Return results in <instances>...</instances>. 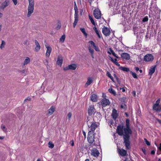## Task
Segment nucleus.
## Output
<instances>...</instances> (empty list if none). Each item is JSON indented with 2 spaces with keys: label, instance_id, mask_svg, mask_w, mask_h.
Wrapping results in <instances>:
<instances>
[{
  "label": "nucleus",
  "instance_id": "f257e3e1",
  "mask_svg": "<svg viewBox=\"0 0 161 161\" xmlns=\"http://www.w3.org/2000/svg\"><path fill=\"white\" fill-rule=\"evenodd\" d=\"M130 120L129 119L126 120V127L124 128L122 125H118L116 129L118 135L120 136H123L124 142L126 148L130 149V135L132 133L129 126Z\"/></svg>",
  "mask_w": 161,
  "mask_h": 161
},
{
  "label": "nucleus",
  "instance_id": "f03ea898",
  "mask_svg": "<svg viewBox=\"0 0 161 161\" xmlns=\"http://www.w3.org/2000/svg\"><path fill=\"white\" fill-rule=\"evenodd\" d=\"M95 134L94 132L89 131L88 133L87 137V141L89 143L91 144V145L98 146L100 145L99 141L98 139L95 138Z\"/></svg>",
  "mask_w": 161,
  "mask_h": 161
},
{
  "label": "nucleus",
  "instance_id": "7ed1b4c3",
  "mask_svg": "<svg viewBox=\"0 0 161 161\" xmlns=\"http://www.w3.org/2000/svg\"><path fill=\"white\" fill-rule=\"evenodd\" d=\"M87 123L88 126L90 128V130L94 132L95 129L97 127V125L95 122H94L93 119L92 118H87Z\"/></svg>",
  "mask_w": 161,
  "mask_h": 161
},
{
  "label": "nucleus",
  "instance_id": "20e7f679",
  "mask_svg": "<svg viewBox=\"0 0 161 161\" xmlns=\"http://www.w3.org/2000/svg\"><path fill=\"white\" fill-rule=\"evenodd\" d=\"M29 5L28 8V12L27 16L28 17L31 16L33 13L34 10V0H28Z\"/></svg>",
  "mask_w": 161,
  "mask_h": 161
},
{
  "label": "nucleus",
  "instance_id": "39448f33",
  "mask_svg": "<svg viewBox=\"0 0 161 161\" xmlns=\"http://www.w3.org/2000/svg\"><path fill=\"white\" fill-rule=\"evenodd\" d=\"M94 16L97 19H100L101 18V12L98 9H95L94 10Z\"/></svg>",
  "mask_w": 161,
  "mask_h": 161
},
{
  "label": "nucleus",
  "instance_id": "423d86ee",
  "mask_svg": "<svg viewBox=\"0 0 161 161\" xmlns=\"http://www.w3.org/2000/svg\"><path fill=\"white\" fill-rule=\"evenodd\" d=\"M102 32L105 36H108L110 35L111 32L109 28L105 26L102 29Z\"/></svg>",
  "mask_w": 161,
  "mask_h": 161
},
{
  "label": "nucleus",
  "instance_id": "0eeeda50",
  "mask_svg": "<svg viewBox=\"0 0 161 161\" xmlns=\"http://www.w3.org/2000/svg\"><path fill=\"white\" fill-rule=\"evenodd\" d=\"M153 59V56L151 54H146L144 58V60L146 62L152 61Z\"/></svg>",
  "mask_w": 161,
  "mask_h": 161
},
{
  "label": "nucleus",
  "instance_id": "6e6552de",
  "mask_svg": "<svg viewBox=\"0 0 161 161\" xmlns=\"http://www.w3.org/2000/svg\"><path fill=\"white\" fill-rule=\"evenodd\" d=\"M46 48H47L46 53V57H49L51 52L52 51V48L50 46L45 45Z\"/></svg>",
  "mask_w": 161,
  "mask_h": 161
},
{
  "label": "nucleus",
  "instance_id": "1a4fd4ad",
  "mask_svg": "<svg viewBox=\"0 0 161 161\" xmlns=\"http://www.w3.org/2000/svg\"><path fill=\"white\" fill-rule=\"evenodd\" d=\"M101 103L103 107H106L107 105H109L110 104L109 100L106 99V98H103L102 100Z\"/></svg>",
  "mask_w": 161,
  "mask_h": 161
},
{
  "label": "nucleus",
  "instance_id": "9d476101",
  "mask_svg": "<svg viewBox=\"0 0 161 161\" xmlns=\"http://www.w3.org/2000/svg\"><path fill=\"white\" fill-rule=\"evenodd\" d=\"M9 0H5L4 2L2 3L0 7L1 9L3 10L6 7L9 5Z\"/></svg>",
  "mask_w": 161,
  "mask_h": 161
},
{
  "label": "nucleus",
  "instance_id": "9b49d317",
  "mask_svg": "<svg viewBox=\"0 0 161 161\" xmlns=\"http://www.w3.org/2000/svg\"><path fill=\"white\" fill-rule=\"evenodd\" d=\"M95 110L93 105H91L90 106L88 109V114L89 115H92L94 113Z\"/></svg>",
  "mask_w": 161,
  "mask_h": 161
},
{
  "label": "nucleus",
  "instance_id": "f8f14e48",
  "mask_svg": "<svg viewBox=\"0 0 161 161\" xmlns=\"http://www.w3.org/2000/svg\"><path fill=\"white\" fill-rule=\"evenodd\" d=\"M99 154L98 151L95 148H93L91 151V154L94 156L98 157Z\"/></svg>",
  "mask_w": 161,
  "mask_h": 161
},
{
  "label": "nucleus",
  "instance_id": "ddd939ff",
  "mask_svg": "<svg viewBox=\"0 0 161 161\" xmlns=\"http://www.w3.org/2000/svg\"><path fill=\"white\" fill-rule=\"evenodd\" d=\"M121 57L126 60H129L130 58V56L127 53H124L121 54Z\"/></svg>",
  "mask_w": 161,
  "mask_h": 161
},
{
  "label": "nucleus",
  "instance_id": "4468645a",
  "mask_svg": "<svg viewBox=\"0 0 161 161\" xmlns=\"http://www.w3.org/2000/svg\"><path fill=\"white\" fill-rule=\"evenodd\" d=\"M74 22L73 23V27H75L77 25L78 21V15L77 13H75L74 14Z\"/></svg>",
  "mask_w": 161,
  "mask_h": 161
},
{
  "label": "nucleus",
  "instance_id": "2eb2a0df",
  "mask_svg": "<svg viewBox=\"0 0 161 161\" xmlns=\"http://www.w3.org/2000/svg\"><path fill=\"white\" fill-rule=\"evenodd\" d=\"M35 52H38L39 51L40 49V46L38 41L37 40H35Z\"/></svg>",
  "mask_w": 161,
  "mask_h": 161
},
{
  "label": "nucleus",
  "instance_id": "dca6fc26",
  "mask_svg": "<svg viewBox=\"0 0 161 161\" xmlns=\"http://www.w3.org/2000/svg\"><path fill=\"white\" fill-rule=\"evenodd\" d=\"M93 81V80L92 78L88 77L86 82L85 84V87H86L88 85H89L91 84Z\"/></svg>",
  "mask_w": 161,
  "mask_h": 161
},
{
  "label": "nucleus",
  "instance_id": "f3484780",
  "mask_svg": "<svg viewBox=\"0 0 161 161\" xmlns=\"http://www.w3.org/2000/svg\"><path fill=\"white\" fill-rule=\"evenodd\" d=\"M156 65H154L152 66L150 69L149 70V74L152 76L153 74L154 73L155 71V69L156 67Z\"/></svg>",
  "mask_w": 161,
  "mask_h": 161
},
{
  "label": "nucleus",
  "instance_id": "a211bd4d",
  "mask_svg": "<svg viewBox=\"0 0 161 161\" xmlns=\"http://www.w3.org/2000/svg\"><path fill=\"white\" fill-rule=\"evenodd\" d=\"M63 59L62 56L61 55L58 56L57 61V64L61 66L63 63Z\"/></svg>",
  "mask_w": 161,
  "mask_h": 161
},
{
  "label": "nucleus",
  "instance_id": "6ab92c4d",
  "mask_svg": "<svg viewBox=\"0 0 161 161\" xmlns=\"http://www.w3.org/2000/svg\"><path fill=\"white\" fill-rule=\"evenodd\" d=\"M55 110L54 108L52 106L48 110V113L47 114L48 116L51 115L53 114Z\"/></svg>",
  "mask_w": 161,
  "mask_h": 161
},
{
  "label": "nucleus",
  "instance_id": "aec40b11",
  "mask_svg": "<svg viewBox=\"0 0 161 161\" xmlns=\"http://www.w3.org/2000/svg\"><path fill=\"white\" fill-rule=\"evenodd\" d=\"M153 109L157 111H160L161 110V108L159 106L157 105L156 104H154L153 106Z\"/></svg>",
  "mask_w": 161,
  "mask_h": 161
},
{
  "label": "nucleus",
  "instance_id": "412c9836",
  "mask_svg": "<svg viewBox=\"0 0 161 161\" xmlns=\"http://www.w3.org/2000/svg\"><path fill=\"white\" fill-rule=\"evenodd\" d=\"M98 97L95 94H93L91 96V100L93 102H97Z\"/></svg>",
  "mask_w": 161,
  "mask_h": 161
},
{
  "label": "nucleus",
  "instance_id": "4be33fe9",
  "mask_svg": "<svg viewBox=\"0 0 161 161\" xmlns=\"http://www.w3.org/2000/svg\"><path fill=\"white\" fill-rule=\"evenodd\" d=\"M112 116L114 119H116L117 118L118 114L117 113V111L115 109H114L113 110Z\"/></svg>",
  "mask_w": 161,
  "mask_h": 161
},
{
  "label": "nucleus",
  "instance_id": "5701e85b",
  "mask_svg": "<svg viewBox=\"0 0 161 161\" xmlns=\"http://www.w3.org/2000/svg\"><path fill=\"white\" fill-rule=\"evenodd\" d=\"M119 154L122 156L126 155L127 152L125 150L122 149L119 151Z\"/></svg>",
  "mask_w": 161,
  "mask_h": 161
},
{
  "label": "nucleus",
  "instance_id": "b1692460",
  "mask_svg": "<svg viewBox=\"0 0 161 161\" xmlns=\"http://www.w3.org/2000/svg\"><path fill=\"white\" fill-rule=\"evenodd\" d=\"M93 29L94 30L96 34L97 35L98 37L99 38H101L102 36L101 34L100 33V32L99 31L97 30V27H94L93 28Z\"/></svg>",
  "mask_w": 161,
  "mask_h": 161
},
{
  "label": "nucleus",
  "instance_id": "393cba45",
  "mask_svg": "<svg viewBox=\"0 0 161 161\" xmlns=\"http://www.w3.org/2000/svg\"><path fill=\"white\" fill-rule=\"evenodd\" d=\"M30 58L29 57H26L23 63V65H26L30 63Z\"/></svg>",
  "mask_w": 161,
  "mask_h": 161
},
{
  "label": "nucleus",
  "instance_id": "a878e982",
  "mask_svg": "<svg viewBox=\"0 0 161 161\" xmlns=\"http://www.w3.org/2000/svg\"><path fill=\"white\" fill-rule=\"evenodd\" d=\"M77 68V65L76 64H73L69 65V69L72 70H75Z\"/></svg>",
  "mask_w": 161,
  "mask_h": 161
},
{
  "label": "nucleus",
  "instance_id": "bb28decb",
  "mask_svg": "<svg viewBox=\"0 0 161 161\" xmlns=\"http://www.w3.org/2000/svg\"><path fill=\"white\" fill-rule=\"evenodd\" d=\"M139 29L137 26H134L133 28V31L134 32V34H138V32Z\"/></svg>",
  "mask_w": 161,
  "mask_h": 161
},
{
  "label": "nucleus",
  "instance_id": "cd10ccee",
  "mask_svg": "<svg viewBox=\"0 0 161 161\" xmlns=\"http://www.w3.org/2000/svg\"><path fill=\"white\" fill-rule=\"evenodd\" d=\"M80 30L81 32L83 33L85 36V37L86 38H87V34L86 33V31H85V29H84V28H80Z\"/></svg>",
  "mask_w": 161,
  "mask_h": 161
},
{
  "label": "nucleus",
  "instance_id": "c85d7f7f",
  "mask_svg": "<svg viewBox=\"0 0 161 161\" xmlns=\"http://www.w3.org/2000/svg\"><path fill=\"white\" fill-rule=\"evenodd\" d=\"M88 48L89 52L91 54L92 57L93 58H94L93 53L94 52V50L93 49H92V48H91L90 47H88Z\"/></svg>",
  "mask_w": 161,
  "mask_h": 161
},
{
  "label": "nucleus",
  "instance_id": "c756f323",
  "mask_svg": "<svg viewBox=\"0 0 161 161\" xmlns=\"http://www.w3.org/2000/svg\"><path fill=\"white\" fill-rule=\"evenodd\" d=\"M119 68L121 70L124 71L128 72L130 71V69L129 68L120 67Z\"/></svg>",
  "mask_w": 161,
  "mask_h": 161
},
{
  "label": "nucleus",
  "instance_id": "7c9ffc66",
  "mask_svg": "<svg viewBox=\"0 0 161 161\" xmlns=\"http://www.w3.org/2000/svg\"><path fill=\"white\" fill-rule=\"evenodd\" d=\"M117 60L116 58H115L114 60L112 58H111V61H112L113 63H114L117 66H120V64H119V63L117 62Z\"/></svg>",
  "mask_w": 161,
  "mask_h": 161
},
{
  "label": "nucleus",
  "instance_id": "2f4dec72",
  "mask_svg": "<svg viewBox=\"0 0 161 161\" xmlns=\"http://www.w3.org/2000/svg\"><path fill=\"white\" fill-rule=\"evenodd\" d=\"M109 92H110L112 94L114 95L115 96L116 95V92L115 90L114 89H112V88H110L108 89Z\"/></svg>",
  "mask_w": 161,
  "mask_h": 161
},
{
  "label": "nucleus",
  "instance_id": "473e14b6",
  "mask_svg": "<svg viewBox=\"0 0 161 161\" xmlns=\"http://www.w3.org/2000/svg\"><path fill=\"white\" fill-rule=\"evenodd\" d=\"M66 37L64 35H62L60 38L59 41L63 43L64 42L65 39Z\"/></svg>",
  "mask_w": 161,
  "mask_h": 161
},
{
  "label": "nucleus",
  "instance_id": "72a5a7b5",
  "mask_svg": "<svg viewBox=\"0 0 161 161\" xmlns=\"http://www.w3.org/2000/svg\"><path fill=\"white\" fill-rule=\"evenodd\" d=\"M106 75L107 76H108V77L110 78L111 80H112V81H114V79L113 76H112L111 74H110L109 72H107Z\"/></svg>",
  "mask_w": 161,
  "mask_h": 161
},
{
  "label": "nucleus",
  "instance_id": "f704fd0d",
  "mask_svg": "<svg viewBox=\"0 0 161 161\" xmlns=\"http://www.w3.org/2000/svg\"><path fill=\"white\" fill-rule=\"evenodd\" d=\"M6 44V42L4 41H2V43L1 44L0 48L1 49H2L5 47V45Z\"/></svg>",
  "mask_w": 161,
  "mask_h": 161
},
{
  "label": "nucleus",
  "instance_id": "c9c22d12",
  "mask_svg": "<svg viewBox=\"0 0 161 161\" xmlns=\"http://www.w3.org/2000/svg\"><path fill=\"white\" fill-rule=\"evenodd\" d=\"M130 73L132 75V76L133 77H134L135 79L137 78L138 77H137V75H136V73H133V72L132 71H130Z\"/></svg>",
  "mask_w": 161,
  "mask_h": 161
},
{
  "label": "nucleus",
  "instance_id": "e433bc0d",
  "mask_svg": "<svg viewBox=\"0 0 161 161\" xmlns=\"http://www.w3.org/2000/svg\"><path fill=\"white\" fill-rule=\"evenodd\" d=\"M72 113H70V112L68 114L67 117V119H68V120H70V119L72 116Z\"/></svg>",
  "mask_w": 161,
  "mask_h": 161
},
{
  "label": "nucleus",
  "instance_id": "4c0bfd02",
  "mask_svg": "<svg viewBox=\"0 0 161 161\" xmlns=\"http://www.w3.org/2000/svg\"><path fill=\"white\" fill-rule=\"evenodd\" d=\"M89 19L90 20L92 24L94 25H95V22H94L92 18V17H91V16H89Z\"/></svg>",
  "mask_w": 161,
  "mask_h": 161
},
{
  "label": "nucleus",
  "instance_id": "58836bf2",
  "mask_svg": "<svg viewBox=\"0 0 161 161\" xmlns=\"http://www.w3.org/2000/svg\"><path fill=\"white\" fill-rule=\"evenodd\" d=\"M48 145L49 148H53L54 147V144L51 142H48Z\"/></svg>",
  "mask_w": 161,
  "mask_h": 161
},
{
  "label": "nucleus",
  "instance_id": "ea45409f",
  "mask_svg": "<svg viewBox=\"0 0 161 161\" xmlns=\"http://www.w3.org/2000/svg\"><path fill=\"white\" fill-rule=\"evenodd\" d=\"M148 18L147 16H145L142 20L143 22H146L148 21Z\"/></svg>",
  "mask_w": 161,
  "mask_h": 161
},
{
  "label": "nucleus",
  "instance_id": "a19ab883",
  "mask_svg": "<svg viewBox=\"0 0 161 161\" xmlns=\"http://www.w3.org/2000/svg\"><path fill=\"white\" fill-rule=\"evenodd\" d=\"M61 23H58L57 24V26L56 27V29L57 30L60 29L61 28Z\"/></svg>",
  "mask_w": 161,
  "mask_h": 161
},
{
  "label": "nucleus",
  "instance_id": "79ce46f5",
  "mask_svg": "<svg viewBox=\"0 0 161 161\" xmlns=\"http://www.w3.org/2000/svg\"><path fill=\"white\" fill-rule=\"evenodd\" d=\"M89 43L92 46L94 47L95 44L93 41H89Z\"/></svg>",
  "mask_w": 161,
  "mask_h": 161
},
{
  "label": "nucleus",
  "instance_id": "37998d69",
  "mask_svg": "<svg viewBox=\"0 0 161 161\" xmlns=\"http://www.w3.org/2000/svg\"><path fill=\"white\" fill-rule=\"evenodd\" d=\"M126 107V105L125 104L123 103L120 105V108H125Z\"/></svg>",
  "mask_w": 161,
  "mask_h": 161
},
{
  "label": "nucleus",
  "instance_id": "c03bdc74",
  "mask_svg": "<svg viewBox=\"0 0 161 161\" xmlns=\"http://www.w3.org/2000/svg\"><path fill=\"white\" fill-rule=\"evenodd\" d=\"M146 144L148 146H149L150 145V143L149 142H148L147 140V139H144Z\"/></svg>",
  "mask_w": 161,
  "mask_h": 161
},
{
  "label": "nucleus",
  "instance_id": "a18cd8bd",
  "mask_svg": "<svg viewBox=\"0 0 161 161\" xmlns=\"http://www.w3.org/2000/svg\"><path fill=\"white\" fill-rule=\"evenodd\" d=\"M94 49H95V50L97 51H99V49L98 47L96 46H95V47H94Z\"/></svg>",
  "mask_w": 161,
  "mask_h": 161
},
{
  "label": "nucleus",
  "instance_id": "49530a36",
  "mask_svg": "<svg viewBox=\"0 0 161 161\" xmlns=\"http://www.w3.org/2000/svg\"><path fill=\"white\" fill-rule=\"evenodd\" d=\"M160 99H158V100L156 101L155 103L156 105L159 106V104L160 103Z\"/></svg>",
  "mask_w": 161,
  "mask_h": 161
},
{
  "label": "nucleus",
  "instance_id": "de8ad7c7",
  "mask_svg": "<svg viewBox=\"0 0 161 161\" xmlns=\"http://www.w3.org/2000/svg\"><path fill=\"white\" fill-rule=\"evenodd\" d=\"M1 128L3 130V131L4 132L6 131V129H5V126H1Z\"/></svg>",
  "mask_w": 161,
  "mask_h": 161
},
{
  "label": "nucleus",
  "instance_id": "09e8293b",
  "mask_svg": "<svg viewBox=\"0 0 161 161\" xmlns=\"http://www.w3.org/2000/svg\"><path fill=\"white\" fill-rule=\"evenodd\" d=\"M14 4L15 5H16L17 4V0H12Z\"/></svg>",
  "mask_w": 161,
  "mask_h": 161
},
{
  "label": "nucleus",
  "instance_id": "8fccbe9b",
  "mask_svg": "<svg viewBox=\"0 0 161 161\" xmlns=\"http://www.w3.org/2000/svg\"><path fill=\"white\" fill-rule=\"evenodd\" d=\"M134 70L136 71V72L138 71H139V67H135L134 68Z\"/></svg>",
  "mask_w": 161,
  "mask_h": 161
},
{
  "label": "nucleus",
  "instance_id": "3c124183",
  "mask_svg": "<svg viewBox=\"0 0 161 161\" xmlns=\"http://www.w3.org/2000/svg\"><path fill=\"white\" fill-rule=\"evenodd\" d=\"M69 69V65L68 66H67V67H64V70H67Z\"/></svg>",
  "mask_w": 161,
  "mask_h": 161
},
{
  "label": "nucleus",
  "instance_id": "603ef678",
  "mask_svg": "<svg viewBox=\"0 0 161 161\" xmlns=\"http://www.w3.org/2000/svg\"><path fill=\"white\" fill-rule=\"evenodd\" d=\"M70 143L72 146H73L74 145V142L73 140H72L70 141Z\"/></svg>",
  "mask_w": 161,
  "mask_h": 161
},
{
  "label": "nucleus",
  "instance_id": "864d4df0",
  "mask_svg": "<svg viewBox=\"0 0 161 161\" xmlns=\"http://www.w3.org/2000/svg\"><path fill=\"white\" fill-rule=\"evenodd\" d=\"M30 100H31V98L30 97H28L25 100L24 102H26L27 101H30Z\"/></svg>",
  "mask_w": 161,
  "mask_h": 161
},
{
  "label": "nucleus",
  "instance_id": "5fc2aeb1",
  "mask_svg": "<svg viewBox=\"0 0 161 161\" xmlns=\"http://www.w3.org/2000/svg\"><path fill=\"white\" fill-rule=\"evenodd\" d=\"M110 52L109 51H108V53L109 54H111V53H112V54H113V53L114 51L113 50H112V49L111 48H110Z\"/></svg>",
  "mask_w": 161,
  "mask_h": 161
},
{
  "label": "nucleus",
  "instance_id": "6e6d98bb",
  "mask_svg": "<svg viewBox=\"0 0 161 161\" xmlns=\"http://www.w3.org/2000/svg\"><path fill=\"white\" fill-rule=\"evenodd\" d=\"M112 55H113L115 57L117 58H118V56H117L116 54L115 53H114V51H113V52L112 53Z\"/></svg>",
  "mask_w": 161,
  "mask_h": 161
},
{
  "label": "nucleus",
  "instance_id": "4d7b16f0",
  "mask_svg": "<svg viewBox=\"0 0 161 161\" xmlns=\"http://www.w3.org/2000/svg\"><path fill=\"white\" fill-rule=\"evenodd\" d=\"M75 3V7H74V10H75V13H77V8L76 6V3Z\"/></svg>",
  "mask_w": 161,
  "mask_h": 161
},
{
  "label": "nucleus",
  "instance_id": "13d9d810",
  "mask_svg": "<svg viewBox=\"0 0 161 161\" xmlns=\"http://www.w3.org/2000/svg\"><path fill=\"white\" fill-rule=\"evenodd\" d=\"M157 121H158V123L159 124H161V120L159 119H157Z\"/></svg>",
  "mask_w": 161,
  "mask_h": 161
},
{
  "label": "nucleus",
  "instance_id": "bf43d9fd",
  "mask_svg": "<svg viewBox=\"0 0 161 161\" xmlns=\"http://www.w3.org/2000/svg\"><path fill=\"white\" fill-rule=\"evenodd\" d=\"M142 152H143L144 154H146V150L145 149H142Z\"/></svg>",
  "mask_w": 161,
  "mask_h": 161
},
{
  "label": "nucleus",
  "instance_id": "052dcab7",
  "mask_svg": "<svg viewBox=\"0 0 161 161\" xmlns=\"http://www.w3.org/2000/svg\"><path fill=\"white\" fill-rule=\"evenodd\" d=\"M158 149H159L160 151H161V143L160 144L159 147H158Z\"/></svg>",
  "mask_w": 161,
  "mask_h": 161
},
{
  "label": "nucleus",
  "instance_id": "680f3d73",
  "mask_svg": "<svg viewBox=\"0 0 161 161\" xmlns=\"http://www.w3.org/2000/svg\"><path fill=\"white\" fill-rule=\"evenodd\" d=\"M25 70H22L21 71V73L22 74H24L25 73Z\"/></svg>",
  "mask_w": 161,
  "mask_h": 161
},
{
  "label": "nucleus",
  "instance_id": "e2e57ef3",
  "mask_svg": "<svg viewBox=\"0 0 161 161\" xmlns=\"http://www.w3.org/2000/svg\"><path fill=\"white\" fill-rule=\"evenodd\" d=\"M82 133H83V135H84V136H86V133L85 131H84V130H83Z\"/></svg>",
  "mask_w": 161,
  "mask_h": 161
},
{
  "label": "nucleus",
  "instance_id": "0e129e2a",
  "mask_svg": "<svg viewBox=\"0 0 161 161\" xmlns=\"http://www.w3.org/2000/svg\"><path fill=\"white\" fill-rule=\"evenodd\" d=\"M155 153V151H154V150H152L151 151V154H154Z\"/></svg>",
  "mask_w": 161,
  "mask_h": 161
},
{
  "label": "nucleus",
  "instance_id": "69168bd1",
  "mask_svg": "<svg viewBox=\"0 0 161 161\" xmlns=\"http://www.w3.org/2000/svg\"><path fill=\"white\" fill-rule=\"evenodd\" d=\"M132 94H133V95L134 96H135L136 92H135V91H133V92H132Z\"/></svg>",
  "mask_w": 161,
  "mask_h": 161
},
{
  "label": "nucleus",
  "instance_id": "338daca9",
  "mask_svg": "<svg viewBox=\"0 0 161 161\" xmlns=\"http://www.w3.org/2000/svg\"><path fill=\"white\" fill-rule=\"evenodd\" d=\"M4 136H0V139H3L4 138Z\"/></svg>",
  "mask_w": 161,
  "mask_h": 161
},
{
  "label": "nucleus",
  "instance_id": "774afa93",
  "mask_svg": "<svg viewBox=\"0 0 161 161\" xmlns=\"http://www.w3.org/2000/svg\"><path fill=\"white\" fill-rule=\"evenodd\" d=\"M125 115H126V117H128L129 115H128V113L125 112Z\"/></svg>",
  "mask_w": 161,
  "mask_h": 161
}]
</instances>
